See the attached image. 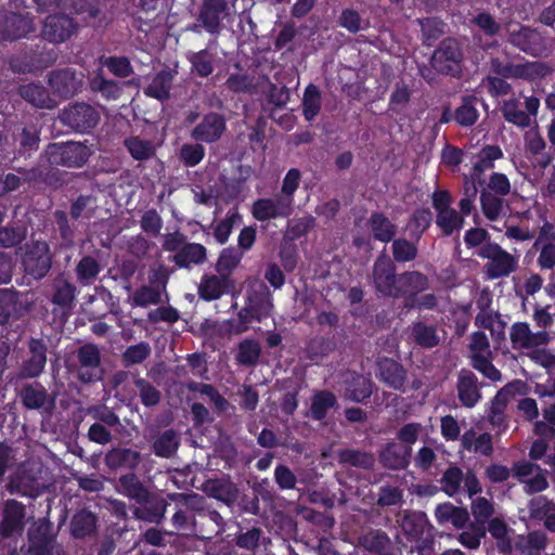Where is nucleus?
<instances>
[{"label": "nucleus", "mask_w": 555, "mask_h": 555, "mask_svg": "<svg viewBox=\"0 0 555 555\" xmlns=\"http://www.w3.org/2000/svg\"><path fill=\"white\" fill-rule=\"evenodd\" d=\"M546 538L542 532H532L527 537H520L517 541V547L522 555H539L545 547Z\"/></svg>", "instance_id": "obj_30"}, {"label": "nucleus", "mask_w": 555, "mask_h": 555, "mask_svg": "<svg viewBox=\"0 0 555 555\" xmlns=\"http://www.w3.org/2000/svg\"><path fill=\"white\" fill-rule=\"evenodd\" d=\"M395 268L391 260L383 256L374 266V283L378 292L388 296H399L398 278L393 274Z\"/></svg>", "instance_id": "obj_9"}, {"label": "nucleus", "mask_w": 555, "mask_h": 555, "mask_svg": "<svg viewBox=\"0 0 555 555\" xmlns=\"http://www.w3.org/2000/svg\"><path fill=\"white\" fill-rule=\"evenodd\" d=\"M61 118L70 128L86 131L98 124L99 114L90 105L80 103L66 108Z\"/></svg>", "instance_id": "obj_8"}, {"label": "nucleus", "mask_w": 555, "mask_h": 555, "mask_svg": "<svg viewBox=\"0 0 555 555\" xmlns=\"http://www.w3.org/2000/svg\"><path fill=\"white\" fill-rule=\"evenodd\" d=\"M349 396L353 401H362L371 395L372 387L367 378L356 376L348 387Z\"/></svg>", "instance_id": "obj_49"}, {"label": "nucleus", "mask_w": 555, "mask_h": 555, "mask_svg": "<svg viewBox=\"0 0 555 555\" xmlns=\"http://www.w3.org/2000/svg\"><path fill=\"white\" fill-rule=\"evenodd\" d=\"M171 74L162 72L157 74L151 83L145 88V94L157 100L167 99L171 85Z\"/></svg>", "instance_id": "obj_29"}, {"label": "nucleus", "mask_w": 555, "mask_h": 555, "mask_svg": "<svg viewBox=\"0 0 555 555\" xmlns=\"http://www.w3.org/2000/svg\"><path fill=\"white\" fill-rule=\"evenodd\" d=\"M132 300L138 306L155 305L160 300V292L157 287L143 286L133 294Z\"/></svg>", "instance_id": "obj_53"}, {"label": "nucleus", "mask_w": 555, "mask_h": 555, "mask_svg": "<svg viewBox=\"0 0 555 555\" xmlns=\"http://www.w3.org/2000/svg\"><path fill=\"white\" fill-rule=\"evenodd\" d=\"M551 72L552 68L542 62H526L504 68L503 74L508 77L534 80L545 77Z\"/></svg>", "instance_id": "obj_18"}, {"label": "nucleus", "mask_w": 555, "mask_h": 555, "mask_svg": "<svg viewBox=\"0 0 555 555\" xmlns=\"http://www.w3.org/2000/svg\"><path fill=\"white\" fill-rule=\"evenodd\" d=\"M95 527V517L87 511L77 513L72 521L73 534L77 538H82L93 531Z\"/></svg>", "instance_id": "obj_35"}, {"label": "nucleus", "mask_w": 555, "mask_h": 555, "mask_svg": "<svg viewBox=\"0 0 555 555\" xmlns=\"http://www.w3.org/2000/svg\"><path fill=\"white\" fill-rule=\"evenodd\" d=\"M178 448V438L171 430L165 431L154 443L155 453L168 457L175 453Z\"/></svg>", "instance_id": "obj_43"}, {"label": "nucleus", "mask_w": 555, "mask_h": 555, "mask_svg": "<svg viewBox=\"0 0 555 555\" xmlns=\"http://www.w3.org/2000/svg\"><path fill=\"white\" fill-rule=\"evenodd\" d=\"M291 210L292 208H289L286 203L281 201L280 197H276L275 199H258L254 203L251 212L257 220L264 221L268 219L287 216Z\"/></svg>", "instance_id": "obj_14"}, {"label": "nucleus", "mask_w": 555, "mask_h": 555, "mask_svg": "<svg viewBox=\"0 0 555 555\" xmlns=\"http://www.w3.org/2000/svg\"><path fill=\"white\" fill-rule=\"evenodd\" d=\"M511 341L515 349H531L545 345L548 336L546 332L532 333L527 323H516L511 328Z\"/></svg>", "instance_id": "obj_11"}, {"label": "nucleus", "mask_w": 555, "mask_h": 555, "mask_svg": "<svg viewBox=\"0 0 555 555\" xmlns=\"http://www.w3.org/2000/svg\"><path fill=\"white\" fill-rule=\"evenodd\" d=\"M21 93L24 99L38 107H50V101L47 98L46 91L39 86H25L22 88Z\"/></svg>", "instance_id": "obj_46"}, {"label": "nucleus", "mask_w": 555, "mask_h": 555, "mask_svg": "<svg viewBox=\"0 0 555 555\" xmlns=\"http://www.w3.org/2000/svg\"><path fill=\"white\" fill-rule=\"evenodd\" d=\"M504 118L518 127L525 128L530 126V116L518 108L516 101H507L503 105Z\"/></svg>", "instance_id": "obj_41"}, {"label": "nucleus", "mask_w": 555, "mask_h": 555, "mask_svg": "<svg viewBox=\"0 0 555 555\" xmlns=\"http://www.w3.org/2000/svg\"><path fill=\"white\" fill-rule=\"evenodd\" d=\"M99 270L100 269L98 262L91 257L82 258L77 266L78 278L83 283H89L91 280H93L99 273Z\"/></svg>", "instance_id": "obj_55"}, {"label": "nucleus", "mask_w": 555, "mask_h": 555, "mask_svg": "<svg viewBox=\"0 0 555 555\" xmlns=\"http://www.w3.org/2000/svg\"><path fill=\"white\" fill-rule=\"evenodd\" d=\"M437 224L446 234H451L462 228L463 218L452 208L444 209L437 215Z\"/></svg>", "instance_id": "obj_40"}, {"label": "nucleus", "mask_w": 555, "mask_h": 555, "mask_svg": "<svg viewBox=\"0 0 555 555\" xmlns=\"http://www.w3.org/2000/svg\"><path fill=\"white\" fill-rule=\"evenodd\" d=\"M512 42L522 51L532 55H542L546 52V44L541 35L526 27H519L518 30L509 29Z\"/></svg>", "instance_id": "obj_10"}, {"label": "nucleus", "mask_w": 555, "mask_h": 555, "mask_svg": "<svg viewBox=\"0 0 555 555\" xmlns=\"http://www.w3.org/2000/svg\"><path fill=\"white\" fill-rule=\"evenodd\" d=\"M479 183L469 180L468 177L464 178V196L460 201V208L463 215H468L473 209L474 199L478 193Z\"/></svg>", "instance_id": "obj_50"}, {"label": "nucleus", "mask_w": 555, "mask_h": 555, "mask_svg": "<svg viewBox=\"0 0 555 555\" xmlns=\"http://www.w3.org/2000/svg\"><path fill=\"white\" fill-rule=\"evenodd\" d=\"M411 447L400 443L388 444L380 454L385 466L393 469L403 468L409 463Z\"/></svg>", "instance_id": "obj_21"}, {"label": "nucleus", "mask_w": 555, "mask_h": 555, "mask_svg": "<svg viewBox=\"0 0 555 555\" xmlns=\"http://www.w3.org/2000/svg\"><path fill=\"white\" fill-rule=\"evenodd\" d=\"M335 403V397L330 392H319L312 399L311 414L314 418L321 420L325 416L327 410Z\"/></svg>", "instance_id": "obj_44"}, {"label": "nucleus", "mask_w": 555, "mask_h": 555, "mask_svg": "<svg viewBox=\"0 0 555 555\" xmlns=\"http://www.w3.org/2000/svg\"><path fill=\"white\" fill-rule=\"evenodd\" d=\"M462 53L459 43L453 40H444L434 53L433 67L443 74L455 76L461 73Z\"/></svg>", "instance_id": "obj_5"}, {"label": "nucleus", "mask_w": 555, "mask_h": 555, "mask_svg": "<svg viewBox=\"0 0 555 555\" xmlns=\"http://www.w3.org/2000/svg\"><path fill=\"white\" fill-rule=\"evenodd\" d=\"M225 281L217 276H207L203 279L199 286V295L205 300L219 298L225 289Z\"/></svg>", "instance_id": "obj_34"}, {"label": "nucleus", "mask_w": 555, "mask_h": 555, "mask_svg": "<svg viewBox=\"0 0 555 555\" xmlns=\"http://www.w3.org/2000/svg\"><path fill=\"white\" fill-rule=\"evenodd\" d=\"M488 530L490 534L496 540L498 546L503 552L512 548L511 530L502 518L494 517L488 521Z\"/></svg>", "instance_id": "obj_27"}, {"label": "nucleus", "mask_w": 555, "mask_h": 555, "mask_svg": "<svg viewBox=\"0 0 555 555\" xmlns=\"http://www.w3.org/2000/svg\"><path fill=\"white\" fill-rule=\"evenodd\" d=\"M180 155L186 165L195 166L204 157V147L199 144H188L181 149Z\"/></svg>", "instance_id": "obj_63"}, {"label": "nucleus", "mask_w": 555, "mask_h": 555, "mask_svg": "<svg viewBox=\"0 0 555 555\" xmlns=\"http://www.w3.org/2000/svg\"><path fill=\"white\" fill-rule=\"evenodd\" d=\"M401 528L403 532L411 538V540L420 543L417 547L422 551H424L427 544L431 541V528L423 513L414 512L404 515L401 520Z\"/></svg>", "instance_id": "obj_7"}, {"label": "nucleus", "mask_w": 555, "mask_h": 555, "mask_svg": "<svg viewBox=\"0 0 555 555\" xmlns=\"http://www.w3.org/2000/svg\"><path fill=\"white\" fill-rule=\"evenodd\" d=\"M74 29V22L66 15L48 16L43 24V36L50 41H64Z\"/></svg>", "instance_id": "obj_13"}, {"label": "nucleus", "mask_w": 555, "mask_h": 555, "mask_svg": "<svg viewBox=\"0 0 555 555\" xmlns=\"http://www.w3.org/2000/svg\"><path fill=\"white\" fill-rule=\"evenodd\" d=\"M413 337L417 344L424 347H434L439 341L435 330L423 324H416L413 327Z\"/></svg>", "instance_id": "obj_51"}, {"label": "nucleus", "mask_w": 555, "mask_h": 555, "mask_svg": "<svg viewBox=\"0 0 555 555\" xmlns=\"http://www.w3.org/2000/svg\"><path fill=\"white\" fill-rule=\"evenodd\" d=\"M502 156L503 152L496 145H487L482 147L477 155V159L474 163L470 175L467 176L468 179L481 184L483 182L482 173L486 170L491 169L494 160L502 158Z\"/></svg>", "instance_id": "obj_15"}, {"label": "nucleus", "mask_w": 555, "mask_h": 555, "mask_svg": "<svg viewBox=\"0 0 555 555\" xmlns=\"http://www.w3.org/2000/svg\"><path fill=\"white\" fill-rule=\"evenodd\" d=\"M470 352L476 370L493 382L501 379L500 371L490 362L491 351L486 334L477 332L472 336Z\"/></svg>", "instance_id": "obj_4"}, {"label": "nucleus", "mask_w": 555, "mask_h": 555, "mask_svg": "<svg viewBox=\"0 0 555 555\" xmlns=\"http://www.w3.org/2000/svg\"><path fill=\"white\" fill-rule=\"evenodd\" d=\"M457 389L460 400L468 408L474 406L480 399L476 377L472 372L461 373Z\"/></svg>", "instance_id": "obj_22"}, {"label": "nucleus", "mask_w": 555, "mask_h": 555, "mask_svg": "<svg viewBox=\"0 0 555 555\" xmlns=\"http://www.w3.org/2000/svg\"><path fill=\"white\" fill-rule=\"evenodd\" d=\"M479 117L477 99H465L463 104L455 112V120L462 126L474 125Z\"/></svg>", "instance_id": "obj_36"}, {"label": "nucleus", "mask_w": 555, "mask_h": 555, "mask_svg": "<svg viewBox=\"0 0 555 555\" xmlns=\"http://www.w3.org/2000/svg\"><path fill=\"white\" fill-rule=\"evenodd\" d=\"M79 361L83 367L96 369L100 362L99 350L93 345H86L80 348Z\"/></svg>", "instance_id": "obj_62"}, {"label": "nucleus", "mask_w": 555, "mask_h": 555, "mask_svg": "<svg viewBox=\"0 0 555 555\" xmlns=\"http://www.w3.org/2000/svg\"><path fill=\"white\" fill-rule=\"evenodd\" d=\"M426 278L417 272H411L398 278L399 295H414L426 287Z\"/></svg>", "instance_id": "obj_28"}, {"label": "nucleus", "mask_w": 555, "mask_h": 555, "mask_svg": "<svg viewBox=\"0 0 555 555\" xmlns=\"http://www.w3.org/2000/svg\"><path fill=\"white\" fill-rule=\"evenodd\" d=\"M121 482L124 486H128L127 493L129 496L135 499L140 503L147 501L149 492L137 481L133 476L122 478Z\"/></svg>", "instance_id": "obj_64"}, {"label": "nucleus", "mask_w": 555, "mask_h": 555, "mask_svg": "<svg viewBox=\"0 0 555 555\" xmlns=\"http://www.w3.org/2000/svg\"><path fill=\"white\" fill-rule=\"evenodd\" d=\"M238 220V214L236 211H232L224 220L217 224L215 229V237L220 244H224L228 241L234 223Z\"/></svg>", "instance_id": "obj_56"}, {"label": "nucleus", "mask_w": 555, "mask_h": 555, "mask_svg": "<svg viewBox=\"0 0 555 555\" xmlns=\"http://www.w3.org/2000/svg\"><path fill=\"white\" fill-rule=\"evenodd\" d=\"M486 534V528L475 525L472 531H464L460 534L459 541L468 548H477Z\"/></svg>", "instance_id": "obj_57"}, {"label": "nucleus", "mask_w": 555, "mask_h": 555, "mask_svg": "<svg viewBox=\"0 0 555 555\" xmlns=\"http://www.w3.org/2000/svg\"><path fill=\"white\" fill-rule=\"evenodd\" d=\"M228 15V4L224 0H207L201 12V21L209 33L219 29L220 21Z\"/></svg>", "instance_id": "obj_17"}, {"label": "nucleus", "mask_w": 555, "mask_h": 555, "mask_svg": "<svg viewBox=\"0 0 555 555\" xmlns=\"http://www.w3.org/2000/svg\"><path fill=\"white\" fill-rule=\"evenodd\" d=\"M260 356V346L255 340L246 339L241 343L237 360L243 364H254Z\"/></svg>", "instance_id": "obj_45"}, {"label": "nucleus", "mask_w": 555, "mask_h": 555, "mask_svg": "<svg viewBox=\"0 0 555 555\" xmlns=\"http://www.w3.org/2000/svg\"><path fill=\"white\" fill-rule=\"evenodd\" d=\"M90 154V147L79 142L51 144L46 152V156L51 165H65L68 167L82 166Z\"/></svg>", "instance_id": "obj_2"}, {"label": "nucleus", "mask_w": 555, "mask_h": 555, "mask_svg": "<svg viewBox=\"0 0 555 555\" xmlns=\"http://www.w3.org/2000/svg\"><path fill=\"white\" fill-rule=\"evenodd\" d=\"M150 351L151 349L147 344L140 343L138 345L129 347L125 351L124 357L128 364L141 363L147 358Z\"/></svg>", "instance_id": "obj_61"}, {"label": "nucleus", "mask_w": 555, "mask_h": 555, "mask_svg": "<svg viewBox=\"0 0 555 555\" xmlns=\"http://www.w3.org/2000/svg\"><path fill=\"white\" fill-rule=\"evenodd\" d=\"M379 376L388 386L400 389L404 384L403 369L393 360L384 359L379 361Z\"/></svg>", "instance_id": "obj_24"}, {"label": "nucleus", "mask_w": 555, "mask_h": 555, "mask_svg": "<svg viewBox=\"0 0 555 555\" xmlns=\"http://www.w3.org/2000/svg\"><path fill=\"white\" fill-rule=\"evenodd\" d=\"M463 482V474L457 467H450L443 475L442 486L447 494H455Z\"/></svg>", "instance_id": "obj_52"}, {"label": "nucleus", "mask_w": 555, "mask_h": 555, "mask_svg": "<svg viewBox=\"0 0 555 555\" xmlns=\"http://www.w3.org/2000/svg\"><path fill=\"white\" fill-rule=\"evenodd\" d=\"M190 62L193 65V70L199 76H208L212 72V56L207 51L193 53L190 56Z\"/></svg>", "instance_id": "obj_47"}, {"label": "nucleus", "mask_w": 555, "mask_h": 555, "mask_svg": "<svg viewBox=\"0 0 555 555\" xmlns=\"http://www.w3.org/2000/svg\"><path fill=\"white\" fill-rule=\"evenodd\" d=\"M514 473L525 483L527 492H540L547 487L545 474L538 465L521 462L514 466Z\"/></svg>", "instance_id": "obj_12"}, {"label": "nucleus", "mask_w": 555, "mask_h": 555, "mask_svg": "<svg viewBox=\"0 0 555 555\" xmlns=\"http://www.w3.org/2000/svg\"><path fill=\"white\" fill-rule=\"evenodd\" d=\"M393 256L398 261H409L416 256V248L412 243L397 240L392 244Z\"/></svg>", "instance_id": "obj_60"}, {"label": "nucleus", "mask_w": 555, "mask_h": 555, "mask_svg": "<svg viewBox=\"0 0 555 555\" xmlns=\"http://www.w3.org/2000/svg\"><path fill=\"white\" fill-rule=\"evenodd\" d=\"M25 516L24 506L16 501H8L4 506L3 521L1 531L9 537L23 529V518Z\"/></svg>", "instance_id": "obj_20"}, {"label": "nucleus", "mask_w": 555, "mask_h": 555, "mask_svg": "<svg viewBox=\"0 0 555 555\" xmlns=\"http://www.w3.org/2000/svg\"><path fill=\"white\" fill-rule=\"evenodd\" d=\"M90 83L92 90L101 92L107 99H117L120 94V88L115 82L101 76L94 77Z\"/></svg>", "instance_id": "obj_54"}, {"label": "nucleus", "mask_w": 555, "mask_h": 555, "mask_svg": "<svg viewBox=\"0 0 555 555\" xmlns=\"http://www.w3.org/2000/svg\"><path fill=\"white\" fill-rule=\"evenodd\" d=\"M81 85V77H77L70 69L54 73L50 78V86L61 96L73 95Z\"/></svg>", "instance_id": "obj_19"}, {"label": "nucleus", "mask_w": 555, "mask_h": 555, "mask_svg": "<svg viewBox=\"0 0 555 555\" xmlns=\"http://www.w3.org/2000/svg\"><path fill=\"white\" fill-rule=\"evenodd\" d=\"M481 207L485 216L489 220H498L503 210V202L501 198L491 195L490 193L483 191L481 193Z\"/></svg>", "instance_id": "obj_42"}, {"label": "nucleus", "mask_w": 555, "mask_h": 555, "mask_svg": "<svg viewBox=\"0 0 555 555\" xmlns=\"http://www.w3.org/2000/svg\"><path fill=\"white\" fill-rule=\"evenodd\" d=\"M472 514L475 518L476 525L485 527L486 522L494 514L493 504L486 498H476L472 502Z\"/></svg>", "instance_id": "obj_37"}, {"label": "nucleus", "mask_w": 555, "mask_h": 555, "mask_svg": "<svg viewBox=\"0 0 555 555\" xmlns=\"http://www.w3.org/2000/svg\"><path fill=\"white\" fill-rule=\"evenodd\" d=\"M461 442L464 449L482 455H488L492 451V438L486 433L477 435L474 430H468L462 436Z\"/></svg>", "instance_id": "obj_25"}, {"label": "nucleus", "mask_w": 555, "mask_h": 555, "mask_svg": "<svg viewBox=\"0 0 555 555\" xmlns=\"http://www.w3.org/2000/svg\"><path fill=\"white\" fill-rule=\"evenodd\" d=\"M435 515L439 524L450 522L455 528H462L468 521L467 511L450 503L438 505Z\"/></svg>", "instance_id": "obj_23"}, {"label": "nucleus", "mask_w": 555, "mask_h": 555, "mask_svg": "<svg viewBox=\"0 0 555 555\" xmlns=\"http://www.w3.org/2000/svg\"><path fill=\"white\" fill-rule=\"evenodd\" d=\"M242 259V255L233 249V248H227L222 251V254L219 257L217 267L219 272L223 271H231L233 268H235Z\"/></svg>", "instance_id": "obj_59"}, {"label": "nucleus", "mask_w": 555, "mask_h": 555, "mask_svg": "<svg viewBox=\"0 0 555 555\" xmlns=\"http://www.w3.org/2000/svg\"><path fill=\"white\" fill-rule=\"evenodd\" d=\"M478 255L489 260L487 272L490 278L496 279L509 274L515 270L517 260L496 244H485Z\"/></svg>", "instance_id": "obj_3"}, {"label": "nucleus", "mask_w": 555, "mask_h": 555, "mask_svg": "<svg viewBox=\"0 0 555 555\" xmlns=\"http://www.w3.org/2000/svg\"><path fill=\"white\" fill-rule=\"evenodd\" d=\"M272 310L271 297L268 293L249 298L248 305L238 313V319L230 324L231 334H242L246 332L254 321L261 322Z\"/></svg>", "instance_id": "obj_1"}, {"label": "nucleus", "mask_w": 555, "mask_h": 555, "mask_svg": "<svg viewBox=\"0 0 555 555\" xmlns=\"http://www.w3.org/2000/svg\"><path fill=\"white\" fill-rule=\"evenodd\" d=\"M225 124L218 114L205 116L203 121L193 130L192 137L195 140L204 142H214L218 140L224 131Z\"/></svg>", "instance_id": "obj_16"}, {"label": "nucleus", "mask_w": 555, "mask_h": 555, "mask_svg": "<svg viewBox=\"0 0 555 555\" xmlns=\"http://www.w3.org/2000/svg\"><path fill=\"white\" fill-rule=\"evenodd\" d=\"M22 397L27 408L38 409L44 404L47 393L44 389L39 386H30L23 390Z\"/></svg>", "instance_id": "obj_48"}, {"label": "nucleus", "mask_w": 555, "mask_h": 555, "mask_svg": "<svg viewBox=\"0 0 555 555\" xmlns=\"http://www.w3.org/2000/svg\"><path fill=\"white\" fill-rule=\"evenodd\" d=\"M25 271L40 279L46 275L51 267V258L48 245L44 242H35L27 250L23 258Z\"/></svg>", "instance_id": "obj_6"}, {"label": "nucleus", "mask_w": 555, "mask_h": 555, "mask_svg": "<svg viewBox=\"0 0 555 555\" xmlns=\"http://www.w3.org/2000/svg\"><path fill=\"white\" fill-rule=\"evenodd\" d=\"M530 511L534 517H545V527L551 531H555V506L543 496L533 499L530 502Z\"/></svg>", "instance_id": "obj_31"}, {"label": "nucleus", "mask_w": 555, "mask_h": 555, "mask_svg": "<svg viewBox=\"0 0 555 555\" xmlns=\"http://www.w3.org/2000/svg\"><path fill=\"white\" fill-rule=\"evenodd\" d=\"M205 256V247L201 244L193 243L183 245L173 256V260L179 267H189L203 262Z\"/></svg>", "instance_id": "obj_26"}, {"label": "nucleus", "mask_w": 555, "mask_h": 555, "mask_svg": "<svg viewBox=\"0 0 555 555\" xmlns=\"http://www.w3.org/2000/svg\"><path fill=\"white\" fill-rule=\"evenodd\" d=\"M304 114L306 119L312 120L320 111L321 102H320V92L319 90L310 85L304 94L302 99Z\"/></svg>", "instance_id": "obj_38"}, {"label": "nucleus", "mask_w": 555, "mask_h": 555, "mask_svg": "<svg viewBox=\"0 0 555 555\" xmlns=\"http://www.w3.org/2000/svg\"><path fill=\"white\" fill-rule=\"evenodd\" d=\"M299 180H300V172L297 169H291L286 173V176L283 180L282 192L279 197L281 201L286 203V205L289 208L293 207V203H294L293 194L299 185Z\"/></svg>", "instance_id": "obj_39"}, {"label": "nucleus", "mask_w": 555, "mask_h": 555, "mask_svg": "<svg viewBox=\"0 0 555 555\" xmlns=\"http://www.w3.org/2000/svg\"><path fill=\"white\" fill-rule=\"evenodd\" d=\"M371 230L376 240L389 242L395 235V225L383 215L375 214L371 218Z\"/></svg>", "instance_id": "obj_32"}, {"label": "nucleus", "mask_w": 555, "mask_h": 555, "mask_svg": "<svg viewBox=\"0 0 555 555\" xmlns=\"http://www.w3.org/2000/svg\"><path fill=\"white\" fill-rule=\"evenodd\" d=\"M125 145L127 146L131 156L138 160L147 159L155 153V146L152 142L138 137L127 139L125 141Z\"/></svg>", "instance_id": "obj_33"}, {"label": "nucleus", "mask_w": 555, "mask_h": 555, "mask_svg": "<svg viewBox=\"0 0 555 555\" xmlns=\"http://www.w3.org/2000/svg\"><path fill=\"white\" fill-rule=\"evenodd\" d=\"M102 64L119 77H127L131 73V65L126 57H107Z\"/></svg>", "instance_id": "obj_58"}]
</instances>
